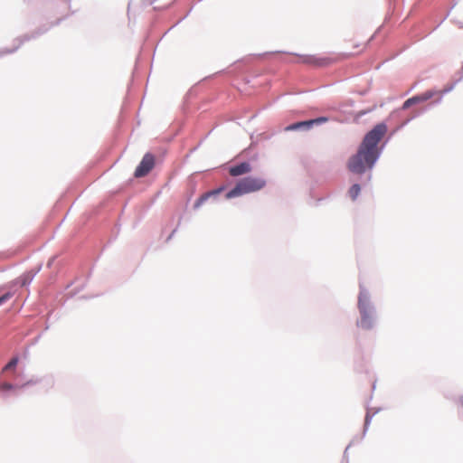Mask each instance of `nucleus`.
<instances>
[{
    "instance_id": "f257e3e1",
    "label": "nucleus",
    "mask_w": 463,
    "mask_h": 463,
    "mask_svg": "<svg viewBox=\"0 0 463 463\" xmlns=\"http://www.w3.org/2000/svg\"><path fill=\"white\" fill-rule=\"evenodd\" d=\"M387 132L384 124L376 125L364 137L357 153L347 163L348 169L354 174H363L372 169L380 156L378 144Z\"/></svg>"
},
{
    "instance_id": "f03ea898",
    "label": "nucleus",
    "mask_w": 463,
    "mask_h": 463,
    "mask_svg": "<svg viewBox=\"0 0 463 463\" xmlns=\"http://www.w3.org/2000/svg\"><path fill=\"white\" fill-rule=\"evenodd\" d=\"M267 184L264 178L259 176H247L240 179L235 186L226 194L227 199L241 196L262 190Z\"/></svg>"
},
{
    "instance_id": "7ed1b4c3",
    "label": "nucleus",
    "mask_w": 463,
    "mask_h": 463,
    "mask_svg": "<svg viewBox=\"0 0 463 463\" xmlns=\"http://www.w3.org/2000/svg\"><path fill=\"white\" fill-rule=\"evenodd\" d=\"M358 308L361 319L357 322V326L364 330H369L373 326V317L369 305V298L365 291L361 290L358 297Z\"/></svg>"
},
{
    "instance_id": "20e7f679",
    "label": "nucleus",
    "mask_w": 463,
    "mask_h": 463,
    "mask_svg": "<svg viewBox=\"0 0 463 463\" xmlns=\"http://www.w3.org/2000/svg\"><path fill=\"white\" fill-rule=\"evenodd\" d=\"M364 49L365 42L360 35L353 33L345 38L340 55L342 58H349L360 54Z\"/></svg>"
},
{
    "instance_id": "39448f33",
    "label": "nucleus",
    "mask_w": 463,
    "mask_h": 463,
    "mask_svg": "<svg viewBox=\"0 0 463 463\" xmlns=\"http://www.w3.org/2000/svg\"><path fill=\"white\" fill-rule=\"evenodd\" d=\"M155 165V156L147 153L146 154L140 164L137 165L135 171V176L136 177H143L146 175L154 167Z\"/></svg>"
},
{
    "instance_id": "423d86ee",
    "label": "nucleus",
    "mask_w": 463,
    "mask_h": 463,
    "mask_svg": "<svg viewBox=\"0 0 463 463\" xmlns=\"http://www.w3.org/2000/svg\"><path fill=\"white\" fill-rule=\"evenodd\" d=\"M328 121V118L326 117H319L314 119L306 120V121H300L293 123L286 128L287 131H294V130H300V129H309L315 125H319L322 123H326Z\"/></svg>"
},
{
    "instance_id": "0eeeda50",
    "label": "nucleus",
    "mask_w": 463,
    "mask_h": 463,
    "mask_svg": "<svg viewBox=\"0 0 463 463\" xmlns=\"http://www.w3.org/2000/svg\"><path fill=\"white\" fill-rule=\"evenodd\" d=\"M451 90H452V87L445 88L441 90H430L425 91L424 93H421L420 95L412 97L411 99H413V103L417 104L420 102L427 101V100L432 99L433 97L438 96V99L436 101H440L442 99V96L445 93L450 91Z\"/></svg>"
},
{
    "instance_id": "6e6552de",
    "label": "nucleus",
    "mask_w": 463,
    "mask_h": 463,
    "mask_svg": "<svg viewBox=\"0 0 463 463\" xmlns=\"http://www.w3.org/2000/svg\"><path fill=\"white\" fill-rule=\"evenodd\" d=\"M252 167L250 163L242 162L239 165H232L229 168V174L232 176H240L242 175L249 174L251 171Z\"/></svg>"
},
{
    "instance_id": "1a4fd4ad",
    "label": "nucleus",
    "mask_w": 463,
    "mask_h": 463,
    "mask_svg": "<svg viewBox=\"0 0 463 463\" xmlns=\"http://www.w3.org/2000/svg\"><path fill=\"white\" fill-rule=\"evenodd\" d=\"M223 190V187H220L218 189L207 192L201 195L196 202L194 203V208H199L206 200H208L211 196L219 194Z\"/></svg>"
},
{
    "instance_id": "9d476101",
    "label": "nucleus",
    "mask_w": 463,
    "mask_h": 463,
    "mask_svg": "<svg viewBox=\"0 0 463 463\" xmlns=\"http://www.w3.org/2000/svg\"><path fill=\"white\" fill-rule=\"evenodd\" d=\"M327 59H317L314 56H307L305 59H304V62H307V63H312V64H317V65H322V64H325L326 61Z\"/></svg>"
},
{
    "instance_id": "9b49d317",
    "label": "nucleus",
    "mask_w": 463,
    "mask_h": 463,
    "mask_svg": "<svg viewBox=\"0 0 463 463\" xmlns=\"http://www.w3.org/2000/svg\"><path fill=\"white\" fill-rule=\"evenodd\" d=\"M361 191V187L359 184H355L348 191V194L351 197L352 200H355L357 196L359 195Z\"/></svg>"
},
{
    "instance_id": "f8f14e48",
    "label": "nucleus",
    "mask_w": 463,
    "mask_h": 463,
    "mask_svg": "<svg viewBox=\"0 0 463 463\" xmlns=\"http://www.w3.org/2000/svg\"><path fill=\"white\" fill-rule=\"evenodd\" d=\"M14 386L8 383H3L0 384V392H6L9 390H13Z\"/></svg>"
},
{
    "instance_id": "ddd939ff",
    "label": "nucleus",
    "mask_w": 463,
    "mask_h": 463,
    "mask_svg": "<svg viewBox=\"0 0 463 463\" xmlns=\"http://www.w3.org/2000/svg\"><path fill=\"white\" fill-rule=\"evenodd\" d=\"M18 363V358H13L4 368V370H10L16 366Z\"/></svg>"
},
{
    "instance_id": "4468645a",
    "label": "nucleus",
    "mask_w": 463,
    "mask_h": 463,
    "mask_svg": "<svg viewBox=\"0 0 463 463\" xmlns=\"http://www.w3.org/2000/svg\"><path fill=\"white\" fill-rule=\"evenodd\" d=\"M12 297H13V293H11V292H7L5 295H3L2 297H0V305H2L3 303L6 302Z\"/></svg>"
},
{
    "instance_id": "2eb2a0df",
    "label": "nucleus",
    "mask_w": 463,
    "mask_h": 463,
    "mask_svg": "<svg viewBox=\"0 0 463 463\" xmlns=\"http://www.w3.org/2000/svg\"><path fill=\"white\" fill-rule=\"evenodd\" d=\"M413 99L411 98L408 99L402 105V109H409L411 106L414 105Z\"/></svg>"
},
{
    "instance_id": "dca6fc26",
    "label": "nucleus",
    "mask_w": 463,
    "mask_h": 463,
    "mask_svg": "<svg viewBox=\"0 0 463 463\" xmlns=\"http://www.w3.org/2000/svg\"><path fill=\"white\" fill-rule=\"evenodd\" d=\"M365 424L366 425L368 424V417H366V419H365Z\"/></svg>"
}]
</instances>
